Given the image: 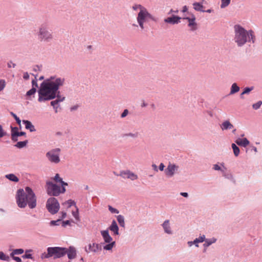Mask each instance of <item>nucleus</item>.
Returning <instances> with one entry per match:
<instances>
[{"label": "nucleus", "instance_id": "f257e3e1", "mask_svg": "<svg viewBox=\"0 0 262 262\" xmlns=\"http://www.w3.org/2000/svg\"><path fill=\"white\" fill-rule=\"evenodd\" d=\"M25 191L20 188L17 190L16 195V203L20 208H24L28 205L30 209L35 208L36 206V197L32 189L27 186Z\"/></svg>", "mask_w": 262, "mask_h": 262}, {"label": "nucleus", "instance_id": "f03ea898", "mask_svg": "<svg viewBox=\"0 0 262 262\" xmlns=\"http://www.w3.org/2000/svg\"><path fill=\"white\" fill-rule=\"evenodd\" d=\"M64 81V78L56 77V76H51L43 80L37 90L38 97L48 92L54 93V92L63 85Z\"/></svg>", "mask_w": 262, "mask_h": 262}, {"label": "nucleus", "instance_id": "7ed1b4c3", "mask_svg": "<svg viewBox=\"0 0 262 262\" xmlns=\"http://www.w3.org/2000/svg\"><path fill=\"white\" fill-rule=\"evenodd\" d=\"M234 30L235 42L237 43L238 47H243L248 40L247 30L240 25H235Z\"/></svg>", "mask_w": 262, "mask_h": 262}, {"label": "nucleus", "instance_id": "20e7f679", "mask_svg": "<svg viewBox=\"0 0 262 262\" xmlns=\"http://www.w3.org/2000/svg\"><path fill=\"white\" fill-rule=\"evenodd\" d=\"M54 99H56L58 104L65 100L66 97L61 96L59 89H58L57 91L54 92V93H52V92H48L39 96L38 98V101L42 103L49 101Z\"/></svg>", "mask_w": 262, "mask_h": 262}, {"label": "nucleus", "instance_id": "39448f33", "mask_svg": "<svg viewBox=\"0 0 262 262\" xmlns=\"http://www.w3.org/2000/svg\"><path fill=\"white\" fill-rule=\"evenodd\" d=\"M46 208L52 214L57 213L60 208V204L57 199L54 197L49 198L46 202Z\"/></svg>", "mask_w": 262, "mask_h": 262}, {"label": "nucleus", "instance_id": "423d86ee", "mask_svg": "<svg viewBox=\"0 0 262 262\" xmlns=\"http://www.w3.org/2000/svg\"><path fill=\"white\" fill-rule=\"evenodd\" d=\"M47 192L51 196H57L61 193L60 187L52 181L46 182Z\"/></svg>", "mask_w": 262, "mask_h": 262}, {"label": "nucleus", "instance_id": "0eeeda50", "mask_svg": "<svg viewBox=\"0 0 262 262\" xmlns=\"http://www.w3.org/2000/svg\"><path fill=\"white\" fill-rule=\"evenodd\" d=\"M38 39L40 41L49 42L53 38L52 33L48 30L45 25H42L38 32Z\"/></svg>", "mask_w": 262, "mask_h": 262}, {"label": "nucleus", "instance_id": "6e6552de", "mask_svg": "<svg viewBox=\"0 0 262 262\" xmlns=\"http://www.w3.org/2000/svg\"><path fill=\"white\" fill-rule=\"evenodd\" d=\"M61 149L59 148L52 149L46 153V156L51 163H58L60 162L59 153Z\"/></svg>", "mask_w": 262, "mask_h": 262}, {"label": "nucleus", "instance_id": "1a4fd4ad", "mask_svg": "<svg viewBox=\"0 0 262 262\" xmlns=\"http://www.w3.org/2000/svg\"><path fill=\"white\" fill-rule=\"evenodd\" d=\"M52 257L54 259L63 257L67 254V248L61 247H50Z\"/></svg>", "mask_w": 262, "mask_h": 262}, {"label": "nucleus", "instance_id": "9d476101", "mask_svg": "<svg viewBox=\"0 0 262 262\" xmlns=\"http://www.w3.org/2000/svg\"><path fill=\"white\" fill-rule=\"evenodd\" d=\"M179 169V166L174 164L169 163L167 168L165 169L164 172L166 176L168 177H172L173 176L176 171Z\"/></svg>", "mask_w": 262, "mask_h": 262}, {"label": "nucleus", "instance_id": "9b49d317", "mask_svg": "<svg viewBox=\"0 0 262 262\" xmlns=\"http://www.w3.org/2000/svg\"><path fill=\"white\" fill-rule=\"evenodd\" d=\"M182 19H188V26L190 28L191 31H194L198 29V24L195 21V17H183Z\"/></svg>", "mask_w": 262, "mask_h": 262}, {"label": "nucleus", "instance_id": "f8f14e48", "mask_svg": "<svg viewBox=\"0 0 262 262\" xmlns=\"http://www.w3.org/2000/svg\"><path fill=\"white\" fill-rule=\"evenodd\" d=\"M133 9L135 10H140V12L138 15V16H149V13H148L147 10L142 7L141 5H135L133 6Z\"/></svg>", "mask_w": 262, "mask_h": 262}, {"label": "nucleus", "instance_id": "ddd939ff", "mask_svg": "<svg viewBox=\"0 0 262 262\" xmlns=\"http://www.w3.org/2000/svg\"><path fill=\"white\" fill-rule=\"evenodd\" d=\"M67 254L68 257L69 259H74L77 255L76 250L73 246H70L68 248H67Z\"/></svg>", "mask_w": 262, "mask_h": 262}, {"label": "nucleus", "instance_id": "4468645a", "mask_svg": "<svg viewBox=\"0 0 262 262\" xmlns=\"http://www.w3.org/2000/svg\"><path fill=\"white\" fill-rule=\"evenodd\" d=\"M108 229L113 232L114 235H118L119 234V228L117 224L116 221L115 220H113L112 221V223L110 227H108Z\"/></svg>", "mask_w": 262, "mask_h": 262}, {"label": "nucleus", "instance_id": "2eb2a0df", "mask_svg": "<svg viewBox=\"0 0 262 262\" xmlns=\"http://www.w3.org/2000/svg\"><path fill=\"white\" fill-rule=\"evenodd\" d=\"M100 232L104 243H110L111 242H112L113 238L109 234L108 229L102 230Z\"/></svg>", "mask_w": 262, "mask_h": 262}, {"label": "nucleus", "instance_id": "dca6fc26", "mask_svg": "<svg viewBox=\"0 0 262 262\" xmlns=\"http://www.w3.org/2000/svg\"><path fill=\"white\" fill-rule=\"evenodd\" d=\"M235 142L238 146L244 147H246L250 144L249 141L246 138L243 139L238 138L235 141Z\"/></svg>", "mask_w": 262, "mask_h": 262}, {"label": "nucleus", "instance_id": "f3484780", "mask_svg": "<svg viewBox=\"0 0 262 262\" xmlns=\"http://www.w3.org/2000/svg\"><path fill=\"white\" fill-rule=\"evenodd\" d=\"M23 123L25 125V128L30 130V132L36 131V129L32 122L28 120H23Z\"/></svg>", "mask_w": 262, "mask_h": 262}, {"label": "nucleus", "instance_id": "a211bd4d", "mask_svg": "<svg viewBox=\"0 0 262 262\" xmlns=\"http://www.w3.org/2000/svg\"><path fill=\"white\" fill-rule=\"evenodd\" d=\"M221 128L223 130L230 129L233 128V124L229 120L224 121L221 125Z\"/></svg>", "mask_w": 262, "mask_h": 262}, {"label": "nucleus", "instance_id": "6ab92c4d", "mask_svg": "<svg viewBox=\"0 0 262 262\" xmlns=\"http://www.w3.org/2000/svg\"><path fill=\"white\" fill-rule=\"evenodd\" d=\"M183 17H167L164 19V22L170 24H177L180 22V19Z\"/></svg>", "mask_w": 262, "mask_h": 262}, {"label": "nucleus", "instance_id": "aec40b11", "mask_svg": "<svg viewBox=\"0 0 262 262\" xmlns=\"http://www.w3.org/2000/svg\"><path fill=\"white\" fill-rule=\"evenodd\" d=\"M162 226L165 233L169 234H172V231L171 230L169 221L168 220H165L162 224Z\"/></svg>", "mask_w": 262, "mask_h": 262}, {"label": "nucleus", "instance_id": "412c9836", "mask_svg": "<svg viewBox=\"0 0 262 262\" xmlns=\"http://www.w3.org/2000/svg\"><path fill=\"white\" fill-rule=\"evenodd\" d=\"M5 178L9 181L17 183L19 182V178L13 173H9L5 175Z\"/></svg>", "mask_w": 262, "mask_h": 262}, {"label": "nucleus", "instance_id": "4be33fe9", "mask_svg": "<svg viewBox=\"0 0 262 262\" xmlns=\"http://www.w3.org/2000/svg\"><path fill=\"white\" fill-rule=\"evenodd\" d=\"M240 90L239 86L235 82L233 83L231 86L229 95H233L237 93Z\"/></svg>", "mask_w": 262, "mask_h": 262}, {"label": "nucleus", "instance_id": "5701e85b", "mask_svg": "<svg viewBox=\"0 0 262 262\" xmlns=\"http://www.w3.org/2000/svg\"><path fill=\"white\" fill-rule=\"evenodd\" d=\"M32 249H28L25 251V253L24 255H22V258L23 259H31L32 260H34V258L32 254L30 253V252H32Z\"/></svg>", "mask_w": 262, "mask_h": 262}, {"label": "nucleus", "instance_id": "b1692460", "mask_svg": "<svg viewBox=\"0 0 262 262\" xmlns=\"http://www.w3.org/2000/svg\"><path fill=\"white\" fill-rule=\"evenodd\" d=\"M216 238L214 237H212V238H206L205 241V243L203 244L204 248H207L212 244L215 243L216 242Z\"/></svg>", "mask_w": 262, "mask_h": 262}, {"label": "nucleus", "instance_id": "393cba45", "mask_svg": "<svg viewBox=\"0 0 262 262\" xmlns=\"http://www.w3.org/2000/svg\"><path fill=\"white\" fill-rule=\"evenodd\" d=\"M28 143V140H26L23 141H18L16 144L14 145L16 147L21 149L26 147Z\"/></svg>", "mask_w": 262, "mask_h": 262}, {"label": "nucleus", "instance_id": "a878e982", "mask_svg": "<svg viewBox=\"0 0 262 262\" xmlns=\"http://www.w3.org/2000/svg\"><path fill=\"white\" fill-rule=\"evenodd\" d=\"M139 133L138 132H135V133H126L122 135V137L123 138L125 137H130L133 138V139H136L138 138L139 136Z\"/></svg>", "mask_w": 262, "mask_h": 262}, {"label": "nucleus", "instance_id": "bb28decb", "mask_svg": "<svg viewBox=\"0 0 262 262\" xmlns=\"http://www.w3.org/2000/svg\"><path fill=\"white\" fill-rule=\"evenodd\" d=\"M231 147L233 149L234 155L235 157H237L240 152V149L235 143L231 144Z\"/></svg>", "mask_w": 262, "mask_h": 262}, {"label": "nucleus", "instance_id": "cd10ccee", "mask_svg": "<svg viewBox=\"0 0 262 262\" xmlns=\"http://www.w3.org/2000/svg\"><path fill=\"white\" fill-rule=\"evenodd\" d=\"M47 253L44 252L41 254L40 256V258L42 259H46V258H49L50 257H51V250H50V247H48L47 249Z\"/></svg>", "mask_w": 262, "mask_h": 262}, {"label": "nucleus", "instance_id": "c85d7f7f", "mask_svg": "<svg viewBox=\"0 0 262 262\" xmlns=\"http://www.w3.org/2000/svg\"><path fill=\"white\" fill-rule=\"evenodd\" d=\"M117 220L119 225L122 227H125L124 217L122 215H118L116 216Z\"/></svg>", "mask_w": 262, "mask_h": 262}, {"label": "nucleus", "instance_id": "c756f323", "mask_svg": "<svg viewBox=\"0 0 262 262\" xmlns=\"http://www.w3.org/2000/svg\"><path fill=\"white\" fill-rule=\"evenodd\" d=\"M107 244L103 246V249L105 250H111L115 246L116 242L115 241L111 242L110 243H106Z\"/></svg>", "mask_w": 262, "mask_h": 262}, {"label": "nucleus", "instance_id": "7c9ffc66", "mask_svg": "<svg viewBox=\"0 0 262 262\" xmlns=\"http://www.w3.org/2000/svg\"><path fill=\"white\" fill-rule=\"evenodd\" d=\"M193 8L196 11L205 12L203 5L199 3H194L193 4Z\"/></svg>", "mask_w": 262, "mask_h": 262}, {"label": "nucleus", "instance_id": "2f4dec72", "mask_svg": "<svg viewBox=\"0 0 262 262\" xmlns=\"http://www.w3.org/2000/svg\"><path fill=\"white\" fill-rule=\"evenodd\" d=\"M36 91H37L35 88H31L30 90L27 91L26 94V96L27 97V99H30L29 97L34 95Z\"/></svg>", "mask_w": 262, "mask_h": 262}, {"label": "nucleus", "instance_id": "473e14b6", "mask_svg": "<svg viewBox=\"0 0 262 262\" xmlns=\"http://www.w3.org/2000/svg\"><path fill=\"white\" fill-rule=\"evenodd\" d=\"M137 20H138L139 25L142 29H144V26H143L144 23L146 21V20L148 17H137Z\"/></svg>", "mask_w": 262, "mask_h": 262}, {"label": "nucleus", "instance_id": "72a5a7b5", "mask_svg": "<svg viewBox=\"0 0 262 262\" xmlns=\"http://www.w3.org/2000/svg\"><path fill=\"white\" fill-rule=\"evenodd\" d=\"M32 75L34 76L35 78L34 79H32L31 83H32V88H35L37 89V88H38V85L37 83V79L36 78V75H34L33 74H31Z\"/></svg>", "mask_w": 262, "mask_h": 262}, {"label": "nucleus", "instance_id": "f704fd0d", "mask_svg": "<svg viewBox=\"0 0 262 262\" xmlns=\"http://www.w3.org/2000/svg\"><path fill=\"white\" fill-rule=\"evenodd\" d=\"M128 175L126 176L127 179H130L132 180H135L138 179L137 175L131 172L130 170L128 171Z\"/></svg>", "mask_w": 262, "mask_h": 262}, {"label": "nucleus", "instance_id": "c9c22d12", "mask_svg": "<svg viewBox=\"0 0 262 262\" xmlns=\"http://www.w3.org/2000/svg\"><path fill=\"white\" fill-rule=\"evenodd\" d=\"M61 220L59 218L57 220H52L49 223V224L51 226H58L59 225V224L61 223Z\"/></svg>", "mask_w": 262, "mask_h": 262}, {"label": "nucleus", "instance_id": "e433bc0d", "mask_svg": "<svg viewBox=\"0 0 262 262\" xmlns=\"http://www.w3.org/2000/svg\"><path fill=\"white\" fill-rule=\"evenodd\" d=\"M0 259L5 261H9L10 258L8 255H6L3 252L0 251Z\"/></svg>", "mask_w": 262, "mask_h": 262}, {"label": "nucleus", "instance_id": "4c0bfd02", "mask_svg": "<svg viewBox=\"0 0 262 262\" xmlns=\"http://www.w3.org/2000/svg\"><path fill=\"white\" fill-rule=\"evenodd\" d=\"M94 244H95V246L93 247V252H97L98 251H100L102 250V247L100 244H96L95 243H94Z\"/></svg>", "mask_w": 262, "mask_h": 262}, {"label": "nucleus", "instance_id": "58836bf2", "mask_svg": "<svg viewBox=\"0 0 262 262\" xmlns=\"http://www.w3.org/2000/svg\"><path fill=\"white\" fill-rule=\"evenodd\" d=\"M10 115L13 117V118L15 120L16 123L19 125H21L20 123H21V120L20 119V118L15 114L13 112H10Z\"/></svg>", "mask_w": 262, "mask_h": 262}, {"label": "nucleus", "instance_id": "ea45409f", "mask_svg": "<svg viewBox=\"0 0 262 262\" xmlns=\"http://www.w3.org/2000/svg\"><path fill=\"white\" fill-rule=\"evenodd\" d=\"M60 183L61 184L60 190H61V193H64L66 191L65 186H68V184L63 180Z\"/></svg>", "mask_w": 262, "mask_h": 262}, {"label": "nucleus", "instance_id": "a19ab883", "mask_svg": "<svg viewBox=\"0 0 262 262\" xmlns=\"http://www.w3.org/2000/svg\"><path fill=\"white\" fill-rule=\"evenodd\" d=\"M254 89V86L246 87L243 90V94H249Z\"/></svg>", "mask_w": 262, "mask_h": 262}, {"label": "nucleus", "instance_id": "79ce46f5", "mask_svg": "<svg viewBox=\"0 0 262 262\" xmlns=\"http://www.w3.org/2000/svg\"><path fill=\"white\" fill-rule=\"evenodd\" d=\"M71 222H74L73 220H66L61 221V226L63 227H66L67 226H71Z\"/></svg>", "mask_w": 262, "mask_h": 262}, {"label": "nucleus", "instance_id": "37998d69", "mask_svg": "<svg viewBox=\"0 0 262 262\" xmlns=\"http://www.w3.org/2000/svg\"><path fill=\"white\" fill-rule=\"evenodd\" d=\"M261 104H262V101L259 100V101H257L256 103L253 104L252 108L254 110H257L260 108Z\"/></svg>", "mask_w": 262, "mask_h": 262}, {"label": "nucleus", "instance_id": "c03bdc74", "mask_svg": "<svg viewBox=\"0 0 262 262\" xmlns=\"http://www.w3.org/2000/svg\"><path fill=\"white\" fill-rule=\"evenodd\" d=\"M76 210L75 211H72V215L75 217V219L77 221H79V209L76 206Z\"/></svg>", "mask_w": 262, "mask_h": 262}, {"label": "nucleus", "instance_id": "a18cd8bd", "mask_svg": "<svg viewBox=\"0 0 262 262\" xmlns=\"http://www.w3.org/2000/svg\"><path fill=\"white\" fill-rule=\"evenodd\" d=\"M230 3V0H221V7L222 8L226 7Z\"/></svg>", "mask_w": 262, "mask_h": 262}, {"label": "nucleus", "instance_id": "49530a36", "mask_svg": "<svg viewBox=\"0 0 262 262\" xmlns=\"http://www.w3.org/2000/svg\"><path fill=\"white\" fill-rule=\"evenodd\" d=\"M18 137V136L16 133H12L11 134V138L13 142H17Z\"/></svg>", "mask_w": 262, "mask_h": 262}, {"label": "nucleus", "instance_id": "de8ad7c7", "mask_svg": "<svg viewBox=\"0 0 262 262\" xmlns=\"http://www.w3.org/2000/svg\"><path fill=\"white\" fill-rule=\"evenodd\" d=\"M95 246V244L94 243L93 244H89L88 245V248L86 247H85V251L86 252L89 253L90 251L93 252V247Z\"/></svg>", "mask_w": 262, "mask_h": 262}, {"label": "nucleus", "instance_id": "09e8293b", "mask_svg": "<svg viewBox=\"0 0 262 262\" xmlns=\"http://www.w3.org/2000/svg\"><path fill=\"white\" fill-rule=\"evenodd\" d=\"M108 210L112 213H119V211L118 209H117L116 208H115L114 207H113L111 205H108Z\"/></svg>", "mask_w": 262, "mask_h": 262}, {"label": "nucleus", "instance_id": "8fccbe9b", "mask_svg": "<svg viewBox=\"0 0 262 262\" xmlns=\"http://www.w3.org/2000/svg\"><path fill=\"white\" fill-rule=\"evenodd\" d=\"M53 180L56 182L60 183L62 181V179L60 177V176L58 173H56L53 178Z\"/></svg>", "mask_w": 262, "mask_h": 262}, {"label": "nucleus", "instance_id": "3c124183", "mask_svg": "<svg viewBox=\"0 0 262 262\" xmlns=\"http://www.w3.org/2000/svg\"><path fill=\"white\" fill-rule=\"evenodd\" d=\"M7 135L6 132H5L2 125L0 124V139Z\"/></svg>", "mask_w": 262, "mask_h": 262}, {"label": "nucleus", "instance_id": "603ef678", "mask_svg": "<svg viewBox=\"0 0 262 262\" xmlns=\"http://www.w3.org/2000/svg\"><path fill=\"white\" fill-rule=\"evenodd\" d=\"M66 203L68 204V207H71L72 206H75L76 207V202L72 200H69Z\"/></svg>", "mask_w": 262, "mask_h": 262}, {"label": "nucleus", "instance_id": "864d4df0", "mask_svg": "<svg viewBox=\"0 0 262 262\" xmlns=\"http://www.w3.org/2000/svg\"><path fill=\"white\" fill-rule=\"evenodd\" d=\"M128 171L129 170L121 171L120 172V173L119 176L122 177L123 178H127L126 176L128 175Z\"/></svg>", "mask_w": 262, "mask_h": 262}, {"label": "nucleus", "instance_id": "5fc2aeb1", "mask_svg": "<svg viewBox=\"0 0 262 262\" xmlns=\"http://www.w3.org/2000/svg\"><path fill=\"white\" fill-rule=\"evenodd\" d=\"M5 85L6 82L5 80L0 79V92L4 89Z\"/></svg>", "mask_w": 262, "mask_h": 262}, {"label": "nucleus", "instance_id": "6e6d98bb", "mask_svg": "<svg viewBox=\"0 0 262 262\" xmlns=\"http://www.w3.org/2000/svg\"><path fill=\"white\" fill-rule=\"evenodd\" d=\"M128 113H129V111L127 109L124 110V111L121 114V116H120L121 118H125L126 116H127Z\"/></svg>", "mask_w": 262, "mask_h": 262}, {"label": "nucleus", "instance_id": "4d7b16f0", "mask_svg": "<svg viewBox=\"0 0 262 262\" xmlns=\"http://www.w3.org/2000/svg\"><path fill=\"white\" fill-rule=\"evenodd\" d=\"M248 42L252 41V43H254L256 40V37L255 35H251L250 37L248 38Z\"/></svg>", "mask_w": 262, "mask_h": 262}, {"label": "nucleus", "instance_id": "13d9d810", "mask_svg": "<svg viewBox=\"0 0 262 262\" xmlns=\"http://www.w3.org/2000/svg\"><path fill=\"white\" fill-rule=\"evenodd\" d=\"M14 251H15V253H16V254H18V255L21 254L24 252V250L21 248L15 249H14Z\"/></svg>", "mask_w": 262, "mask_h": 262}, {"label": "nucleus", "instance_id": "bf43d9fd", "mask_svg": "<svg viewBox=\"0 0 262 262\" xmlns=\"http://www.w3.org/2000/svg\"><path fill=\"white\" fill-rule=\"evenodd\" d=\"M199 243H203L206 241V237L205 235H203L202 236H199L198 238H196Z\"/></svg>", "mask_w": 262, "mask_h": 262}, {"label": "nucleus", "instance_id": "052dcab7", "mask_svg": "<svg viewBox=\"0 0 262 262\" xmlns=\"http://www.w3.org/2000/svg\"><path fill=\"white\" fill-rule=\"evenodd\" d=\"M51 100L52 101L50 102V105L53 107L59 105L56 99L55 100L53 99Z\"/></svg>", "mask_w": 262, "mask_h": 262}, {"label": "nucleus", "instance_id": "680f3d73", "mask_svg": "<svg viewBox=\"0 0 262 262\" xmlns=\"http://www.w3.org/2000/svg\"><path fill=\"white\" fill-rule=\"evenodd\" d=\"M11 127V134L12 133H17L18 132V128L16 126L13 127L12 126H10Z\"/></svg>", "mask_w": 262, "mask_h": 262}, {"label": "nucleus", "instance_id": "e2e57ef3", "mask_svg": "<svg viewBox=\"0 0 262 262\" xmlns=\"http://www.w3.org/2000/svg\"><path fill=\"white\" fill-rule=\"evenodd\" d=\"M61 216L59 217L60 219L62 221L63 219L66 218L67 216V212L65 211H62L61 212Z\"/></svg>", "mask_w": 262, "mask_h": 262}, {"label": "nucleus", "instance_id": "0e129e2a", "mask_svg": "<svg viewBox=\"0 0 262 262\" xmlns=\"http://www.w3.org/2000/svg\"><path fill=\"white\" fill-rule=\"evenodd\" d=\"M165 167V166L164 164L163 163H161L159 166L158 168L160 171H162L164 170Z\"/></svg>", "mask_w": 262, "mask_h": 262}, {"label": "nucleus", "instance_id": "69168bd1", "mask_svg": "<svg viewBox=\"0 0 262 262\" xmlns=\"http://www.w3.org/2000/svg\"><path fill=\"white\" fill-rule=\"evenodd\" d=\"M29 75L28 74V72H25L24 73V75H23V78L25 79V80H28L29 79Z\"/></svg>", "mask_w": 262, "mask_h": 262}, {"label": "nucleus", "instance_id": "338daca9", "mask_svg": "<svg viewBox=\"0 0 262 262\" xmlns=\"http://www.w3.org/2000/svg\"><path fill=\"white\" fill-rule=\"evenodd\" d=\"M213 168L215 170H222L221 167L218 164H214Z\"/></svg>", "mask_w": 262, "mask_h": 262}, {"label": "nucleus", "instance_id": "774afa93", "mask_svg": "<svg viewBox=\"0 0 262 262\" xmlns=\"http://www.w3.org/2000/svg\"><path fill=\"white\" fill-rule=\"evenodd\" d=\"M13 259L16 262H22L21 259L18 256L14 257Z\"/></svg>", "mask_w": 262, "mask_h": 262}]
</instances>
